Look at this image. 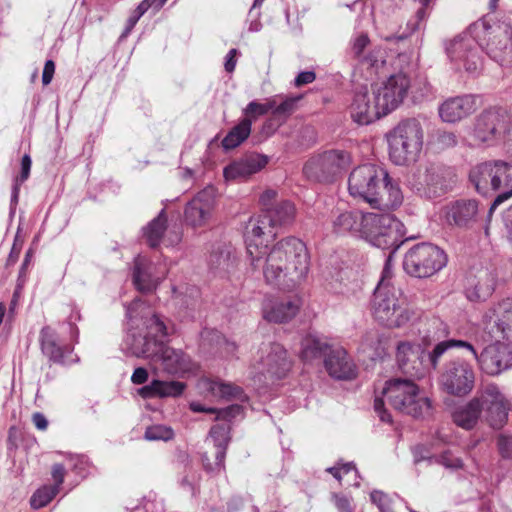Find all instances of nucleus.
Listing matches in <instances>:
<instances>
[{"instance_id":"obj_21","label":"nucleus","mask_w":512,"mask_h":512,"mask_svg":"<svg viewBox=\"0 0 512 512\" xmlns=\"http://www.w3.org/2000/svg\"><path fill=\"white\" fill-rule=\"evenodd\" d=\"M150 363L168 374H178L189 369L190 360L182 350L174 349L160 341Z\"/></svg>"},{"instance_id":"obj_1","label":"nucleus","mask_w":512,"mask_h":512,"mask_svg":"<svg viewBox=\"0 0 512 512\" xmlns=\"http://www.w3.org/2000/svg\"><path fill=\"white\" fill-rule=\"evenodd\" d=\"M271 221L264 212L248 221L245 242L250 265L262 272L268 284L290 289L306 278L309 254L304 242L295 237L284 238L271 247L264 245L276 235Z\"/></svg>"},{"instance_id":"obj_56","label":"nucleus","mask_w":512,"mask_h":512,"mask_svg":"<svg viewBox=\"0 0 512 512\" xmlns=\"http://www.w3.org/2000/svg\"><path fill=\"white\" fill-rule=\"evenodd\" d=\"M243 114L245 115V118H248L252 121L259 116L265 115L266 110L262 103L252 101L243 109Z\"/></svg>"},{"instance_id":"obj_47","label":"nucleus","mask_w":512,"mask_h":512,"mask_svg":"<svg viewBox=\"0 0 512 512\" xmlns=\"http://www.w3.org/2000/svg\"><path fill=\"white\" fill-rule=\"evenodd\" d=\"M422 460H427L430 464L438 463L443 465L447 469H459L462 467L463 463L460 458L454 457L450 452H445L440 456H421L417 455L415 452V463H419Z\"/></svg>"},{"instance_id":"obj_26","label":"nucleus","mask_w":512,"mask_h":512,"mask_svg":"<svg viewBox=\"0 0 512 512\" xmlns=\"http://www.w3.org/2000/svg\"><path fill=\"white\" fill-rule=\"evenodd\" d=\"M329 375L335 379L348 380L356 376V368L342 347L330 349L324 361Z\"/></svg>"},{"instance_id":"obj_41","label":"nucleus","mask_w":512,"mask_h":512,"mask_svg":"<svg viewBox=\"0 0 512 512\" xmlns=\"http://www.w3.org/2000/svg\"><path fill=\"white\" fill-rule=\"evenodd\" d=\"M251 133V120L243 118L222 140V146L225 150L238 147L243 143Z\"/></svg>"},{"instance_id":"obj_33","label":"nucleus","mask_w":512,"mask_h":512,"mask_svg":"<svg viewBox=\"0 0 512 512\" xmlns=\"http://www.w3.org/2000/svg\"><path fill=\"white\" fill-rule=\"evenodd\" d=\"M495 276L487 270H480L466 288L467 297L472 301L486 300L494 291Z\"/></svg>"},{"instance_id":"obj_38","label":"nucleus","mask_w":512,"mask_h":512,"mask_svg":"<svg viewBox=\"0 0 512 512\" xmlns=\"http://www.w3.org/2000/svg\"><path fill=\"white\" fill-rule=\"evenodd\" d=\"M41 348L44 355L54 363H64V352L57 344L56 333L50 327H44L40 334Z\"/></svg>"},{"instance_id":"obj_7","label":"nucleus","mask_w":512,"mask_h":512,"mask_svg":"<svg viewBox=\"0 0 512 512\" xmlns=\"http://www.w3.org/2000/svg\"><path fill=\"white\" fill-rule=\"evenodd\" d=\"M390 159L396 165L415 161L423 145V128L416 119L400 122L387 134Z\"/></svg>"},{"instance_id":"obj_18","label":"nucleus","mask_w":512,"mask_h":512,"mask_svg":"<svg viewBox=\"0 0 512 512\" xmlns=\"http://www.w3.org/2000/svg\"><path fill=\"white\" fill-rule=\"evenodd\" d=\"M476 362L486 375L498 376L512 368V348L497 340L477 355Z\"/></svg>"},{"instance_id":"obj_36","label":"nucleus","mask_w":512,"mask_h":512,"mask_svg":"<svg viewBox=\"0 0 512 512\" xmlns=\"http://www.w3.org/2000/svg\"><path fill=\"white\" fill-rule=\"evenodd\" d=\"M330 349L328 343L315 335H307L301 340V359L305 362L311 363L314 360L320 359Z\"/></svg>"},{"instance_id":"obj_62","label":"nucleus","mask_w":512,"mask_h":512,"mask_svg":"<svg viewBox=\"0 0 512 512\" xmlns=\"http://www.w3.org/2000/svg\"><path fill=\"white\" fill-rule=\"evenodd\" d=\"M316 79V75L313 71L300 72L294 80L296 87H301L306 84L312 83Z\"/></svg>"},{"instance_id":"obj_63","label":"nucleus","mask_w":512,"mask_h":512,"mask_svg":"<svg viewBox=\"0 0 512 512\" xmlns=\"http://www.w3.org/2000/svg\"><path fill=\"white\" fill-rule=\"evenodd\" d=\"M383 282H385V284H387L388 286H395L392 282V265L390 257H388L385 262V266L382 271V276L377 286H380Z\"/></svg>"},{"instance_id":"obj_40","label":"nucleus","mask_w":512,"mask_h":512,"mask_svg":"<svg viewBox=\"0 0 512 512\" xmlns=\"http://www.w3.org/2000/svg\"><path fill=\"white\" fill-rule=\"evenodd\" d=\"M387 339L378 331L372 330L367 332L361 341V349L367 353L369 357H381L386 350Z\"/></svg>"},{"instance_id":"obj_35","label":"nucleus","mask_w":512,"mask_h":512,"mask_svg":"<svg viewBox=\"0 0 512 512\" xmlns=\"http://www.w3.org/2000/svg\"><path fill=\"white\" fill-rule=\"evenodd\" d=\"M185 385L179 381H160L153 380L149 385L139 389V394L143 398L153 397H175L180 395Z\"/></svg>"},{"instance_id":"obj_15","label":"nucleus","mask_w":512,"mask_h":512,"mask_svg":"<svg viewBox=\"0 0 512 512\" xmlns=\"http://www.w3.org/2000/svg\"><path fill=\"white\" fill-rule=\"evenodd\" d=\"M447 56L456 70L477 74L483 66L475 40L468 34L458 35L446 43Z\"/></svg>"},{"instance_id":"obj_60","label":"nucleus","mask_w":512,"mask_h":512,"mask_svg":"<svg viewBox=\"0 0 512 512\" xmlns=\"http://www.w3.org/2000/svg\"><path fill=\"white\" fill-rule=\"evenodd\" d=\"M333 499L336 508L339 512H352L353 505L352 499L340 494H333Z\"/></svg>"},{"instance_id":"obj_23","label":"nucleus","mask_w":512,"mask_h":512,"mask_svg":"<svg viewBox=\"0 0 512 512\" xmlns=\"http://www.w3.org/2000/svg\"><path fill=\"white\" fill-rule=\"evenodd\" d=\"M352 119L360 124L367 125L382 116H385L375 100V96L368 91H359L354 95L350 106Z\"/></svg>"},{"instance_id":"obj_12","label":"nucleus","mask_w":512,"mask_h":512,"mask_svg":"<svg viewBox=\"0 0 512 512\" xmlns=\"http://www.w3.org/2000/svg\"><path fill=\"white\" fill-rule=\"evenodd\" d=\"M387 177L386 170L375 164L358 166L349 175V193L352 197L361 199L373 207L379 201V190Z\"/></svg>"},{"instance_id":"obj_14","label":"nucleus","mask_w":512,"mask_h":512,"mask_svg":"<svg viewBox=\"0 0 512 512\" xmlns=\"http://www.w3.org/2000/svg\"><path fill=\"white\" fill-rule=\"evenodd\" d=\"M482 47L486 54L502 67H512V26L499 22L485 30Z\"/></svg>"},{"instance_id":"obj_51","label":"nucleus","mask_w":512,"mask_h":512,"mask_svg":"<svg viewBox=\"0 0 512 512\" xmlns=\"http://www.w3.org/2000/svg\"><path fill=\"white\" fill-rule=\"evenodd\" d=\"M174 436L173 430L164 425H154L148 427L145 431V439L149 441H168Z\"/></svg>"},{"instance_id":"obj_54","label":"nucleus","mask_w":512,"mask_h":512,"mask_svg":"<svg viewBox=\"0 0 512 512\" xmlns=\"http://www.w3.org/2000/svg\"><path fill=\"white\" fill-rule=\"evenodd\" d=\"M301 97H287L275 108V116L288 117L296 108Z\"/></svg>"},{"instance_id":"obj_50","label":"nucleus","mask_w":512,"mask_h":512,"mask_svg":"<svg viewBox=\"0 0 512 512\" xmlns=\"http://www.w3.org/2000/svg\"><path fill=\"white\" fill-rule=\"evenodd\" d=\"M326 471L331 473L338 481H341L344 476L352 474L355 480L353 485L358 487L360 484L359 481H357L358 470L351 462L329 467L326 469Z\"/></svg>"},{"instance_id":"obj_16","label":"nucleus","mask_w":512,"mask_h":512,"mask_svg":"<svg viewBox=\"0 0 512 512\" xmlns=\"http://www.w3.org/2000/svg\"><path fill=\"white\" fill-rule=\"evenodd\" d=\"M350 164L348 153L340 150L326 151L312 156L304 165V175L313 181H330Z\"/></svg>"},{"instance_id":"obj_29","label":"nucleus","mask_w":512,"mask_h":512,"mask_svg":"<svg viewBox=\"0 0 512 512\" xmlns=\"http://www.w3.org/2000/svg\"><path fill=\"white\" fill-rule=\"evenodd\" d=\"M495 178L497 192L500 194L494 199L488 212V218L491 217L494 210L509 197L512 196V164L502 161H494Z\"/></svg>"},{"instance_id":"obj_52","label":"nucleus","mask_w":512,"mask_h":512,"mask_svg":"<svg viewBox=\"0 0 512 512\" xmlns=\"http://www.w3.org/2000/svg\"><path fill=\"white\" fill-rule=\"evenodd\" d=\"M31 164H32V161H31L30 156L28 154H25L21 160V174L19 177L16 178L15 185L13 188V198L14 199H17V197H18L19 185L21 183H23L24 181H26L29 177Z\"/></svg>"},{"instance_id":"obj_19","label":"nucleus","mask_w":512,"mask_h":512,"mask_svg":"<svg viewBox=\"0 0 512 512\" xmlns=\"http://www.w3.org/2000/svg\"><path fill=\"white\" fill-rule=\"evenodd\" d=\"M485 330L494 339H512V298L494 305L484 316Z\"/></svg>"},{"instance_id":"obj_46","label":"nucleus","mask_w":512,"mask_h":512,"mask_svg":"<svg viewBox=\"0 0 512 512\" xmlns=\"http://www.w3.org/2000/svg\"><path fill=\"white\" fill-rule=\"evenodd\" d=\"M190 408L194 412H207L215 413L216 419L229 420L236 417L241 413V407L239 405H231L224 409L206 408L199 403H191Z\"/></svg>"},{"instance_id":"obj_43","label":"nucleus","mask_w":512,"mask_h":512,"mask_svg":"<svg viewBox=\"0 0 512 512\" xmlns=\"http://www.w3.org/2000/svg\"><path fill=\"white\" fill-rule=\"evenodd\" d=\"M235 263L236 257L229 249L213 252L209 257L210 268L218 273H229Z\"/></svg>"},{"instance_id":"obj_30","label":"nucleus","mask_w":512,"mask_h":512,"mask_svg":"<svg viewBox=\"0 0 512 512\" xmlns=\"http://www.w3.org/2000/svg\"><path fill=\"white\" fill-rule=\"evenodd\" d=\"M469 178L478 193L489 195L497 192L494 161L483 162L473 167Z\"/></svg>"},{"instance_id":"obj_28","label":"nucleus","mask_w":512,"mask_h":512,"mask_svg":"<svg viewBox=\"0 0 512 512\" xmlns=\"http://www.w3.org/2000/svg\"><path fill=\"white\" fill-rule=\"evenodd\" d=\"M266 164V157L250 155L226 166L223 170V175L228 181L244 180L260 171Z\"/></svg>"},{"instance_id":"obj_55","label":"nucleus","mask_w":512,"mask_h":512,"mask_svg":"<svg viewBox=\"0 0 512 512\" xmlns=\"http://www.w3.org/2000/svg\"><path fill=\"white\" fill-rule=\"evenodd\" d=\"M277 196V191L273 189H267L260 195L259 201L263 207L262 212H268L269 209L275 207V205L278 203Z\"/></svg>"},{"instance_id":"obj_64","label":"nucleus","mask_w":512,"mask_h":512,"mask_svg":"<svg viewBox=\"0 0 512 512\" xmlns=\"http://www.w3.org/2000/svg\"><path fill=\"white\" fill-rule=\"evenodd\" d=\"M55 72V64L52 60H47L44 65L42 73V82L44 85H48L53 78Z\"/></svg>"},{"instance_id":"obj_42","label":"nucleus","mask_w":512,"mask_h":512,"mask_svg":"<svg viewBox=\"0 0 512 512\" xmlns=\"http://www.w3.org/2000/svg\"><path fill=\"white\" fill-rule=\"evenodd\" d=\"M272 221L271 223L277 226L290 224L295 217V207L289 201H281L275 205L268 212H264Z\"/></svg>"},{"instance_id":"obj_49","label":"nucleus","mask_w":512,"mask_h":512,"mask_svg":"<svg viewBox=\"0 0 512 512\" xmlns=\"http://www.w3.org/2000/svg\"><path fill=\"white\" fill-rule=\"evenodd\" d=\"M382 49H374L366 57L363 58V63L373 69L375 73H384L386 69V59Z\"/></svg>"},{"instance_id":"obj_34","label":"nucleus","mask_w":512,"mask_h":512,"mask_svg":"<svg viewBox=\"0 0 512 512\" xmlns=\"http://www.w3.org/2000/svg\"><path fill=\"white\" fill-rule=\"evenodd\" d=\"M152 265L145 258L138 256L135 259L133 281L136 288L148 292L156 288L160 278L152 274Z\"/></svg>"},{"instance_id":"obj_39","label":"nucleus","mask_w":512,"mask_h":512,"mask_svg":"<svg viewBox=\"0 0 512 512\" xmlns=\"http://www.w3.org/2000/svg\"><path fill=\"white\" fill-rule=\"evenodd\" d=\"M451 348H464L468 350L472 355L473 358L476 360L477 358V351L473 347V345L467 341L464 340H456V339H450L445 341H440L435 345V347L432 349V351L429 353V360L431 363V366L435 369L438 366L439 359L442 357V355Z\"/></svg>"},{"instance_id":"obj_58","label":"nucleus","mask_w":512,"mask_h":512,"mask_svg":"<svg viewBox=\"0 0 512 512\" xmlns=\"http://www.w3.org/2000/svg\"><path fill=\"white\" fill-rule=\"evenodd\" d=\"M66 476V469L63 464L56 463L51 468V477L53 480L52 486H57V490L60 492V487L64 483Z\"/></svg>"},{"instance_id":"obj_44","label":"nucleus","mask_w":512,"mask_h":512,"mask_svg":"<svg viewBox=\"0 0 512 512\" xmlns=\"http://www.w3.org/2000/svg\"><path fill=\"white\" fill-rule=\"evenodd\" d=\"M166 224L167 218L164 211H161L160 214L144 228V236L151 247L159 245L163 233L166 230Z\"/></svg>"},{"instance_id":"obj_9","label":"nucleus","mask_w":512,"mask_h":512,"mask_svg":"<svg viewBox=\"0 0 512 512\" xmlns=\"http://www.w3.org/2000/svg\"><path fill=\"white\" fill-rule=\"evenodd\" d=\"M447 255L443 249L432 243H419L410 248L404 257V270L417 278H428L447 265Z\"/></svg>"},{"instance_id":"obj_17","label":"nucleus","mask_w":512,"mask_h":512,"mask_svg":"<svg viewBox=\"0 0 512 512\" xmlns=\"http://www.w3.org/2000/svg\"><path fill=\"white\" fill-rule=\"evenodd\" d=\"M410 79L402 71L390 75L386 81L373 87V94L384 115L395 110L406 97Z\"/></svg>"},{"instance_id":"obj_20","label":"nucleus","mask_w":512,"mask_h":512,"mask_svg":"<svg viewBox=\"0 0 512 512\" xmlns=\"http://www.w3.org/2000/svg\"><path fill=\"white\" fill-rule=\"evenodd\" d=\"M479 107L478 97L462 94L446 98L438 107V115L444 123L454 124L472 115Z\"/></svg>"},{"instance_id":"obj_10","label":"nucleus","mask_w":512,"mask_h":512,"mask_svg":"<svg viewBox=\"0 0 512 512\" xmlns=\"http://www.w3.org/2000/svg\"><path fill=\"white\" fill-rule=\"evenodd\" d=\"M476 382V373L471 363L457 358L447 361L438 376L440 391L453 397L469 395Z\"/></svg>"},{"instance_id":"obj_61","label":"nucleus","mask_w":512,"mask_h":512,"mask_svg":"<svg viewBox=\"0 0 512 512\" xmlns=\"http://www.w3.org/2000/svg\"><path fill=\"white\" fill-rule=\"evenodd\" d=\"M374 409L375 412L380 417L383 422H391V415L384 409V399L383 397L376 396L374 400Z\"/></svg>"},{"instance_id":"obj_22","label":"nucleus","mask_w":512,"mask_h":512,"mask_svg":"<svg viewBox=\"0 0 512 512\" xmlns=\"http://www.w3.org/2000/svg\"><path fill=\"white\" fill-rule=\"evenodd\" d=\"M214 203L215 189L206 187L188 203L185 209L186 221L194 227L204 225L211 215Z\"/></svg>"},{"instance_id":"obj_24","label":"nucleus","mask_w":512,"mask_h":512,"mask_svg":"<svg viewBox=\"0 0 512 512\" xmlns=\"http://www.w3.org/2000/svg\"><path fill=\"white\" fill-rule=\"evenodd\" d=\"M478 212L477 201L470 199L455 201L442 210L445 221L457 227H470L476 222Z\"/></svg>"},{"instance_id":"obj_13","label":"nucleus","mask_w":512,"mask_h":512,"mask_svg":"<svg viewBox=\"0 0 512 512\" xmlns=\"http://www.w3.org/2000/svg\"><path fill=\"white\" fill-rule=\"evenodd\" d=\"M258 354L251 366V374L259 382L280 379L290 370L291 362L282 345L265 344Z\"/></svg>"},{"instance_id":"obj_6","label":"nucleus","mask_w":512,"mask_h":512,"mask_svg":"<svg viewBox=\"0 0 512 512\" xmlns=\"http://www.w3.org/2000/svg\"><path fill=\"white\" fill-rule=\"evenodd\" d=\"M455 174L441 163L427 162L419 164L407 176L408 187L421 197L428 199L439 197L451 189Z\"/></svg>"},{"instance_id":"obj_32","label":"nucleus","mask_w":512,"mask_h":512,"mask_svg":"<svg viewBox=\"0 0 512 512\" xmlns=\"http://www.w3.org/2000/svg\"><path fill=\"white\" fill-rule=\"evenodd\" d=\"M366 215L367 213L359 210L343 212L333 222L334 231L337 234H351L363 239Z\"/></svg>"},{"instance_id":"obj_48","label":"nucleus","mask_w":512,"mask_h":512,"mask_svg":"<svg viewBox=\"0 0 512 512\" xmlns=\"http://www.w3.org/2000/svg\"><path fill=\"white\" fill-rule=\"evenodd\" d=\"M207 389L217 398H230L239 394L240 390L231 384L211 381L207 383Z\"/></svg>"},{"instance_id":"obj_5","label":"nucleus","mask_w":512,"mask_h":512,"mask_svg":"<svg viewBox=\"0 0 512 512\" xmlns=\"http://www.w3.org/2000/svg\"><path fill=\"white\" fill-rule=\"evenodd\" d=\"M382 396L396 410L413 418L432 415V400L410 379L394 378L386 382Z\"/></svg>"},{"instance_id":"obj_25","label":"nucleus","mask_w":512,"mask_h":512,"mask_svg":"<svg viewBox=\"0 0 512 512\" xmlns=\"http://www.w3.org/2000/svg\"><path fill=\"white\" fill-rule=\"evenodd\" d=\"M422 354L423 350L419 345L408 341L400 342L396 351V360L399 368L406 374L417 378L423 377Z\"/></svg>"},{"instance_id":"obj_37","label":"nucleus","mask_w":512,"mask_h":512,"mask_svg":"<svg viewBox=\"0 0 512 512\" xmlns=\"http://www.w3.org/2000/svg\"><path fill=\"white\" fill-rule=\"evenodd\" d=\"M403 196L400 188L390 181L389 176L382 184L379 190L377 203L373 205V208L378 209H392L399 206L402 202Z\"/></svg>"},{"instance_id":"obj_57","label":"nucleus","mask_w":512,"mask_h":512,"mask_svg":"<svg viewBox=\"0 0 512 512\" xmlns=\"http://www.w3.org/2000/svg\"><path fill=\"white\" fill-rule=\"evenodd\" d=\"M497 446L500 454L504 458H512V437L507 435H499Z\"/></svg>"},{"instance_id":"obj_45","label":"nucleus","mask_w":512,"mask_h":512,"mask_svg":"<svg viewBox=\"0 0 512 512\" xmlns=\"http://www.w3.org/2000/svg\"><path fill=\"white\" fill-rule=\"evenodd\" d=\"M58 493L57 486L43 485L39 487L30 498L31 508L39 510L47 506Z\"/></svg>"},{"instance_id":"obj_11","label":"nucleus","mask_w":512,"mask_h":512,"mask_svg":"<svg viewBox=\"0 0 512 512\" xmlns=\"http://www.w3.org/2000/svg\"><path fill=\"white\" fill-rule=\"evenodd\" d=\"M508 116L497 109L480 113L473 123L468 136L471 146H493L509 131Z\"/></svg>"},{"instance_id":"obj_53","label":"nucleus","mask_w":512,"mask_h":512,"mask_svg":"<svg viewBox=\"0 0 512 512\" xmlns=\"http://www.w3.org/2000/svg\"><path fill=\"white\" fill-rule=\"evenodd\" d=\"M435 144L440 149L452 148L457 145V137L453 132L442 131L436 135Z\"/></svg>"},{"instance_id":"obj_2","label":"nucleus","mask_w":512,"mask_h":512,"mask_svg":"<svg viewBox=\"0 0 512 512\" xmlns=\"http://www.w3.org/2000/svg\"><path fill=\"white\" fill-rule=\"evenodd\" d=\"M510 410L509 399L496 384L490 383L480 388L469 401L456 407L451 417L458 427L465 430L473 429L479 421L500 429L507 423Z\"/></svg>"},{"instance_id":"obj_4","label":"nucleus","mask_w":512,"mask_h":512,"mask_svg":"<svg viewBox=\"0 0 512 512\" xmlns=\"http://www.w3.org/2000/svg\"><path fill=\"white\" fill-rule=\"evenodd\" d=\"M370 311L374 321L387 329L404 328L420 316L400 288L385 282L375 288Z\"/></svg>"},{"instance_id":"obj_59","label":"nucleus","mask_w":512,"mask_h":512,"mask_svg":"<svg viewBox=\"0 0 512 512\" xmlns=\"http://www.w3.org/2000/svg\"><path fill=\"white\" fill-rule=\"evenodd\" d=\"M370 40L366 34L358 35L352 43V52L355 57L359 58L365 48L368 46Z\"/></svg>"},{"instance_id":"obj_31","label":"nucleus","mask_w":512,"mask_h":512,"mask_svg":"<svg viewBox=\"0 0 512 512\" xmlns=\"http://www.w3.org/2000/svg\"><path fill=\"white\" fill-rule=\"evenodd\" d=\"M299 306L291 300L279 301L266 299L263 303V317L269 322L283 323L291 320L298 312Z\"/></svg>"},{"instance_id":"obj_27","label":"nucleus","mask_w":512,"mask_h":512,"mask_svg":"<svg viewBox=\"0 0 512 512\" xmlns=\"http://www.w3.org/2000/svg\"><path fill=\"white\" fill-rule=\"evenodd\" d=\"M229 432L230 426L228 424H217L211 428L209 437L216 448V453L214 463H211L206 455L202 457L206 470L220 471L224 468L226 450L230 442Z\"/></svg>"},{"instance_id":"obj_8","label":"nucleus","mask_w":512,"mask_h":512,"mask_svg":"<svg viewBox=\"0 0 512 512\" xmlns=\"http://www.w3.org/2000/svg\"><path fill=\"white\" fill-rule=\"evenodd\" d=\"M363 239L381 249L396 250L403 243L404 225L391 214L367 212Z\"/></svg>"},{"instance_id":"obj_3","label":"nucleus","mask_w":512,"mask_h":512,"mask_svg":"<svg viewBox=\"0 0 512 512\" xmlns=\"http://www.w3.org/2000/svg\"><path fill=\"white\" fill-rule=\"evenodd\" d=\"M128 329L122 342L124 353L151 359L160 343L158 336L166 335V326L140 299L127 307Z\"/></svg>"}]
</instances>
